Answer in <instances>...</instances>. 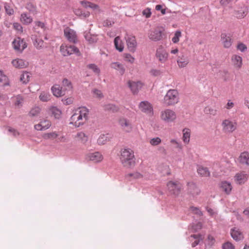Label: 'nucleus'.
<instances>
[{
    "label": "nucleus",
    "mask_w": 249,
    "mask_h": 249,
    "mask_svg": "<svg viewBox=\"0 0 249 249\" xmlns=\"http://www.w3.org/2000/svg\"><path fill=\"white\" fill-rule=\"evenodd\" d=\"M189 63V60L187 56L184 55L179 56L177 59V64L179 68H184Z\"/></svg>",
    "instance_id": "nucleus-28"
},
{
    "label": "nucleus",
    "mask_w": 249,
    "mask_h": 249,
    "mask_svg": "<svg viewBox=\"0 0 249 249\" xmlns=\"http://www.w3.org/2000/svg\"><path fill=\"white\" fill-rule=\"evenodd\" d=\"M89 110L85 107H79L74 110L70 118V124L76 127L85 124L89 120Z\"/></svg>",
    "instance_id": "nucleus-1"
},
{
    "label": "nucleus",
    "mask_w": 249,
    "mask_h": 249,
    "mask_svg": "<svg viewBox=\"0 0 249 249\" xmlns=\"http://www.w3.org/2000/svg\"><path fill=\"white\" fill-rule=\"evenodd\" d=\"M248 13L247 7L244 4H242L234 11V15L238 18H243L247 15Z\"/></svg>",
    "instance_id": "nucleus-18"
},
{
    "label": "nucleus",
    "mask_w": 249,
    "mask_h": 249,
    "mask_svg": "<svg viewBox=\"0 0 249 249\" xmlns=\"http://www.w3.org/2000/svg\"><path fill=\"white\" fill-rule=\"evenodd\" d=\"M198 174L202 177H209L210 173L207 167L202 166H198L197 169Z\"/></svg>",
    "instance_id": "nucleus-37"
},
{
    "label": "nucleus",
    "mask_w": 249,
    "mask_h": 249,
    "mask_svg": "<svg viewBox=\"0 0 249 249\" xmlns=\"http://www.w3.org/2000/svg\"><path fill=\"white\" fill-rule=\"evenodd\" d=\"M220 187L227 195L230 194L232 189L231 183L227 181H222L220 184Z\"/></svg>",
    "instance_id": "nucleus-29"
},
{
    "label": "nucleus",
    "mask_w": 249,
    "mask_h": 249,
    "mask_svg": "<svg viewBox=\"0 0 249 249\" xmlns=\"http://www.w3.org/2000/svg\"><path fill=\"white\" fill-rule=\"evenodd\" d=\"M53 95L56 97H60L64 96L66 92L63 88L58 84L54 85L51 88Z\"/></svg>",
    "instance_id": "nucleus-21"
},
{
    "label": "nucleus",
    "mask_w": 249,
    "mask_h": 249,
    "mask_svg": "<svg viewBox=\"0 0 249 249\" xmlns=\"http://www.w3.org/2000/svg\"><path fill=\"white\" fill-rule=\"evenodd\" d=\"M81 3L82 5L85 8L89 7V8H90L94 10H96L97 11L99 12L100 11V9H99V7L98 5L93 3H91L89 1H85V0L81 1Z\"/></svg>",
    "instance_id": "nucleus-36"
},
{
    "label": "nucleus",
    "mask_w": 249,
    "mask_h": 249,
    "mask_svg": "<svg viewBox=\"0 0 249 249\" xmlns=\"http://www.w3.org/2000/svg\"><path fill=\"white\" fill-rule=\"evenodd\" d=\"M13 47L15 50L21 52L27 47L26 43L20 37H17L12 42Z\"/></svg>",
    "instance_id": "nucleus-11"
},
{
    "label": "nucleus",
    "mask_w": 249,
    "mask_h": 249,
    "mask_svg": "<svg viewBox=\"0 0 249 249\" xmlns=\"http://www.w3.org/2000/svg\"><path fill=\"white\" fill-rule=\"evenodd\" d=\"M20 21L24 24H28L33 21V18L26 13H22L20 16Z\"/></svg>",
    "instance_id": "nucleus-38"
},
{
    "label": "nucleus",
    "mask_w": 249,
    "mask_h": 249,
    "mask_svg": "<svg viewBox=\"0 0 249 249\" xmlns=\"http://www.w3.org/2000/svg\"><path fill=\"white\" fill-rule=\"evenodd\" d=\"M35 26L34 27V31L36 33H39L40 31L39 29L40 28L43 32H45L46 30V27L45 24L41 21H36L35 22Z\"/></svg>",
    "instance_id": "nucleus-42"
},
{
    "label": "nucleus",
    "mask_w": 249,
    "mask_h": 249,
    "mask_svg": "<svg viewBox=\"0 0 249 249\" xmlns=\"http://www.w3.org/2000/svg\"><path fill=\"white\" fill-rule=\"evenodd\" d=\"M215 240L214 238L211 235H209L206 239V244L209 247H212L215 243Z\"/></svg>",
    "instance_id": "nucleus-57"
},
{
    "label": "nucleus",
    "mask_w": 249,
    "mask_h": 249,
    "mask_svg": "<svg viewBox=\"0 0 249 249\" xmlns=\"http://www.w3.org/2000/svg\"><path fill=\"white\" fill-rule=\"evenodd\" d=\"M88 68L91 70L95 74H99L100 70L95 64H89L88 66Z\"/></svg>",
    "instance_id": "nucleus-60"
},
{
    "label": "nucleus",
    "mask_w": 249,
    "mask_h": 249,
    "mask_svg": "<svg viewBox=\"0 0 249 249\" xmlns=\"http://www.w3.org/2000/svg\"><path fill=\"white\" fill-rule=\"evenodd\" d=\"M115 47L117 50L120 52L123 51L124 49V44L120 36H117L114 40Z\"/></svg>",
    "instance_id": "nucleus-32"
},
{
    "label": "nucleus",
    "mask_w": 249,
    "mask_h": 249,
    "mask_svg": "<svg viewBox=\"0 0 249 249\" xmlns=\"http://www.w3.org/2000/svg\"><path fill=\"white\" fill-rule=\"evenodd\" d=\"M148 37L152 41H160L162 38V32L158 28L152 29L148 32Z\"/></svg>",
    "instance_id": "nucleus-10"
},
{
    "label": "nucleus",
    "mask_w": 249,
    "mask_h": 249,
    "mask_svg": "<svg viewBox=\"0 0 249 249\" xmlns=\"http://www.w3.org/2000/svg\"><path fill=\"white\" fill-rule=\"evenodd\" d=\"M0 82L4 86L8 85V77L1 71H0Z\"/></svg>",
    "instance_id": "nucleus-55"
},
{
    "label": "nucleus",
    "mask_w": 249,
    "mask_h": 249,
    "mask_svg": "<svg viewBox=\"0 0 249 249\" xmlns=\"http://www.w3.org/2000/svg\"><path fill=\"white\" fill-rule=\"evenodd\" d=\"M142 15L146 18H149L151 17V9L149 8H146L142 11Z\"/></svg>",
    "instance_id": "nucleus-63"
},
{
    "label": "nucleus",
    "mask_w": 249,
    "mask_h": 249,
    "mask_svg": "<svg viewBox=\"0 0 249 249\" xmlns=\"http://www.w3.org/2000/svg\"><path fill=\"white\" fill-rule=\"evenodd\" d=\"M164 6L165 7L164 5ZM155 9L157 11H160L162 15H164L166 13V9L163 8V5H157L155 7Z\"/></svg>",
    "instance_id": "nucleus-62"
},
{
    "label": "nucleus",
    "mask_w": 249,
    "mask_h": 249,
    "mask_svg": "<svg viewBox=\"0 0 249 249\" xmlns=\"http://www.w3.org/2000/svg\"><path fill=\"white\" fill-rule=\"evenodd\" d=\"M12 102L16 107H21L24 102V98L20 95L14 96L12 98Z\"/></svg>",
    "instance_id": "nucleus-31"
},
{
    "label": "nucleus",
    "mask_w": 249,
    "mask_h": 249,
    "mask_svg": "<svg viewBox=\"0 0 249 249\" xmlns=\"http://www.w3.org/2000/svg\"><path fill=\"white\" fill-rule=\"evenodd\" d=\"M75 14L81 17V18H86L89 17L90 15V13L89 12H83L80 9H76L74 11Z\"/></svg>",
    "instance_id": "nucleus-45"
},
{
    "label": "nucleus",
    "mask_w": 249,
    "mask_h": 249,
    "mask_svg": "<svg viewBox=\"0 0 249 249\" xmlns=\"http://www.w3.org/2000/svg\"><path fill=\"white\" fill-rule=\"evenodd\" d=\"M26 8L33 14H35L37 12L36 5L33 2H28L26 5Z\"/></svg>",
    "instance_id": "nucleus-47"
},
{
    "label": "nucleus",
    "mask_w": 249,
    "mask_h": 249,
    "mask_svg": "<svg viewBox=\"0 0 249 249\" xmlns=\"http://www.w3.org/2000/svg\"><path fill=\"white\" fill-rule=\"evenodd\" d=\"M64 36L68 41L71 43H75L77 41L76 32L69 27L66 28L64 30Z\"/></svg>",
    "instance_id": "nucleus-14"
},
{
    "label": "nucleus",
    "mask_w": 249,
    "mask_h": 249,
    "mask_svg": "<svg viewBox=\"0 0 249 249\" xmlns=\"http://www.w3.org/2000/svg\"><path fill=\"white\" fill-rule=\"evenodd\" d=\"M181 36V31L178 30L175 32L174 36L172 38V41L174 43H177L179 42V39Z\"/></svg>",
    "instance_id": "nucleus-53"
},
{
    "label": "nucleus",
    "mask_w": 249,
    "mask_h": 249,
    "mask_svg": "<svg viewBox=\"0 0 249 249\" xmlns=\"http://www.w3.org/2000/svg\"><path fill=\"white\" fill-rule=\"evenodd\" d=\"M11 63L14 67L17 69H23L28 65V63L25 60L18 58L13 59Z\"/></svg>",
    "instance_id": "nucleus-22"
},
{
    "label": "nucleus",
    "mask_w": 249,
    "mask_h": 249,
    "mask_svg": "<svg viewBox=\"0 0 249 249\" xmlns=\"http://www.w3.org/2000/svg\"><path fill=\"white\" fill-rule=\"evenodd\" d=\"M221 126L224 133L230 134L237 129V124L236 121L228 118L223 120Z\"/></svg>",
    "instance_id": "nucleus-5"
},
{
    "label": "nucleus",
    "mask_w": 249,
    "mask_h": 249,
    "mask_svg": "<svg viewBox=\"0 0 249 249\" xmlns=\"http://www.w3.org/2000/svg\"><path fill=\"white\" fill-rule=\"evenodd\" d=\"M223 249H234V247L230 242H226L223 245Z\"/></svg>",
    "instance_id": "nucleus-64"
},
{
    "label": "nucleus",
    "mask_w": 249,
    "mask_h": 249,
    "mask_svg": "<svg viewBox=\"0 0 249 249\" xmlns=\"http://www.w3.org/2000/svg\"><path fill=\"white\" fill-rule=\"evenodd\" d=\"M75 139L81 143H85L88 140V136L83 132H78L74 137Z\"/></svg>",
    "instance_id": "nucleus-34"
},
{
    "label": "nucleus",
    "mask_w": 249,
    "mask_h": 249,
    "mask_svg": "<svg viewBox=\"0 0 249 249\" xmlns=\"http://www.w3.org/2000/svg\"><path fill=\"white\" fill-rule=\"evenodd\" d=\"M30 75L28 72H24L21 74L20 81L24 84H26L29 81Z\"/></svg>",
    "instance_id": "nucleus-54"
},
{
    "label": "nucleus",
    "mask_w": 249,
    "mask_h": 249,
    "mask_svg": "<svg viewBox=\"0 0 249 249\" xmlns=\"http://www.w3.org/2000/svg\"><path fill=\"white\" fill-rule=\"evenodd\" d=\"M61 84L62 87L65 92L73 89V85L71 81L67 78H64L62 80Z\"/></svg>",
    "instance_id": "nucleus-33"
},
{
    "label": "nucleus",
    "mask_w": 249,
    "mask_h": 249,
    "mask_svg": "<svg viewBox=\"0 0 249 249\" xmlns=\"http://www.w3.org/2000/svg\"><path fill=\"white\" fill-rule=\"evenodd\" d=\"M109 141V138L107 135L101 134L97 139V143L99 145H102L106 144Z\"/></svg>",
    "instance_id": "nucleus-44"
},
{
    "label": "nucleus",
    "mask_w": 249,
    "mask_h": 249,
    "mask_svg": "<svg viewBox=\"0 0 249 249\" xmlns=\"http://www.w3.org/2000/svg\"><path fill=\"white\" fill-rule=\"evenodd\" d=\"M190 211L195 213V214H196L197 215H201L202 214V213L200 211V210H199V209L197 207H191L190 208Z\"/></svg>",
    "instance_id": "nucleus-61"
},
{
    "label": "nucleus",
    "mask_w": 249,
    "mask_h": 249,
    "mask_svg": "<svg viewBox=\"0 0 249 249\" xmlns=\"http://www.w3.org/2000/svg\"><path fill=\"white\" fill-rule=\"evenodd\" d=\"M139 108L141 111L150 115L153 114V109L152 105L148 101H144L141 102Z\"/></svg>",
    "instance_id": "nucleus-12"
},
{
    "label": "nucleus",
    "mask_w": 249,
    "mask_h": 249,
    "mask_svg": "<svg viewBox=\"0 0 249 249\" xmlns=\"http://www.w3.org/2000/svg\"><path fill=\"white\" fill-rule=\"evenodd\" d=\"M59 136V134L55 131L46 133L44 134L42 137L45 140H53Z\"/></svg>",
    "instance_id": "nucleus-40"
},
{
    "label": "nucleus",
    "mask_w": 249,
    "mask_h": 249,
    "mask_svg": "<svg viewBox=\"0 0 249 249\" xmlns=\"http://www.w3.org/2000/svg\"><path fill=\"white\" fill-rule=\"evenodd\" d=\"M85 37L86 39L89 43H93L97 41V38L96 36L92 35L89 33H86L85 35Z\"/></svg>",
    "instance_id": "nucleus-46"
},
{
    "label": "nucleus",
    "mask_w": 249,
    "mask_h": 249,
    "mask_svg": "<svg viewBox=\"0 0 249 249\" xmlns=\"http://www.w3.org/2000/svg\"><path fill=\"white\" fill-rule=\"evenodd\" d=\"M60 52L63 55L68 56L72 53H79V50L74 45L62 44L60 47Z\"/></svg>",
    "instance_id": "nucleus-9"
},
{
    "label": "nucleus",
    "mask_w": 249,
    "mask_h": 249,
    "mask_svg": "<svg viewBox=\"0 0 249 249\" xmlns=\"http://www.w3.org/2000/svg\"><path fill=\"white\" fill-rule=\"evenodd\" d=\"M110 66L111 68L116 70L121 75H123L125 72L124 65L119 62H112L110 64Z\"/></svg>",
    "instance_id": "nucleus-26"
},
{
    "label": "nucleus",
    "mask_w": 249,
    "mask_h": 249,
    "mask_svg": "<svg viewBox=\"0 0 249 249\" xmlns=\"http://www.w3.org/2000/svg\"><path fill=\"white\" fill-rule=\"evenodd\" d=\"M49 113L52 116H53L55 119H59L62 114L61 110L55 107H50L49 109Z\"/></svg>",
    "instance_id": "nucleus-30"
},
{
    "label": "nucleus",
    "mask_w": 249,
    "mask_h": 249,
    "mask_svg": "<svg viewBox=\"0 0 249 249\" xmlns=\"http://www.w3.org/2000/svg\"><path fill=\"white\" fill-rule=\"evenodd\" d=\"M231 61L232 65L236 69H240L243 64L242 57L237 54L232 55Z\"/></svg>",
    "instance_id": "nucleus-24"
},
{
    "label": "nucleus",
    "mask_w": 249,
    "mask_h": 249,
    "mask_svg": "<svg viewBox=\"0 0 249 249\" xmlns=\"http://www.w3.org/2000/svg\"><path fill=\"white\" fill-rule=\"evenodd\" d=\"M159 170L164 175H169L170 174V169L168 165L166 164H161L159 166Z\"/></svg>",
    "instance_id": "nucleus-41"
},
{
    "label": "nucleus",
    "mask_w": 249,
    "mask_h": 249,
    "mask_svg": "<svg viewBox=\"0 0 249 249\" xmlns=\"http://www.w3.org/2000/svg\"><path fill=\"white\" fill-rule=\"evenodd\" d=\"M124 38L129 51L134 52L137 46V41L135 36L126 34Z\"/></svg>",
    "instance_id": "nucleus-13"
},
{
    "label": "nucleus",
    "mask_w": 249,
    "mask_h": 249,
    "mask_svg": "<svg viewBox=\"0 0 249 249\" xmlns=\"http://www.w3.org/2000/svg\"><path fill=\"white\" fill-rule=\"evenodd\" d=\"M160 117L165 123H172L176 120L177 114L173 110L167 108L161 111Z\"/></svg>",
    "instance_id": "nucleus-7"
},
{
    "label": "nucleus",
    "mask_w": 249,
    "mask_h": 249,
    "mask_svg": "<svg viewBox=\"0 0 249 249\" xmlns=\"http://www.w3.org/2000/svg\"><path fill=\"white\" fill-rule=\"evenodd\" d=\"M134 116V112L129 111L125 116L120 117L118 119V125L124 132L130 133L132 131L133 125L132 119Z\"/></svg>",
    "instance_id": "nucleus-3"
},
{
    "label": "nucleus",
    "mask_w": 249,
    "mask_h": 249,
    "mask_svg": "<svg viewBox=\"0 0 249 249\" xmlns=\"http://www.w3.org/2000/svg\"><path fill=\"white\" fill-rule=\"evenodd\" d=\"M155 55L156 58L161 63H165L168 60L169 53L161 45L157 48Z\"/></svg>",
    "instance_id": "nucleus-8"
},
{
    "label": "nucleus",
    "mask_w": 249,
    "mask_h": 249,
    "mask_svg": "<svg viewBox=\"0 0 249 249\" xmlns=\"http://www.w3.org/2000/svg\"><path fill=\"white\" fill-rule=\"evenodd\" d=\"M231 237L236 241H239L243 238V234L239 229L236 228L231 229Z\"/></svg>",
    "instance_id": "nucleus-27"
},
{
    "label": "nucleus",
    "mask_w": 249,
    "mask_h": 249,
    "mask_svg": "<svg viewBox=\"0 0 249 249\" xmlns=\"http://www.w3.org/2000/svg\"><path fill=\"white\" fill-rule=\"evenodd\" d=\"M105 109L113 112H118L120 108L118 106L113 104H108L105 106Z\"/></svg>",
    "instance_id": "nucleus-48"
},
{
    "label": "nucleus",
    "mask_w": 249,
    "mask_h": 249,
    "mask_svg": "<svg viewBox=\"0 0 249 249\" xmlns=\"http://www.w3.org/2000/svg\"><path fill=\"white\" fill-rule=\"evenodd\" d=\"M34 44L37 49H42L44 47V42L41 39L36 38Z\"/></svg>",
    "instance_id": "nucleus-56"
},
{
    "label": "nucleus",
    "mask_w": 249,
    "mask_h": 249,
    "mask_svg": "<svg viewBox=\"0 0 249 249\" xmlns=\"http://www.w3.org/2000/svg\"><path fill=\"white\" fill-rule=\"evenodd\" d=\"M161 142V140L159 137H155L151 139L149 143L152 146H157L160 144Z\"/></svg>",
    "instance_id": "nucleus-58"
},
{
    "label": "nucleus",
    "mask_w": 249,
    "mask_h": 249,
    "mask_svg": "<svg viewBox=\"0 0 249 249\" xmlns=\"http://www.w3.org/2000/svg\"><path fill=\"white\" fill-rule=\"evenodd\" d=\"M204 112L206 114L215 116L217 112V107H215L207 106L204 108Z\"/></svg>",
    "instance_id": "nucleus-39"
},
{
    "label": "nucleus",
    "mask_w": 249,
    "mask_h": 249,
    "mask_svg": "<svg viewBox=\"0 0 249 249\" xmlns=\"http://www.w3.org/2000/svg\"><path fill=\"white\" fill-rule=\"evenodd\" d=\"M127 84L134 94L137 93L143 85L142 83L140 81L135 82L132 81H129L127 82Z\"/></svg>",
    "instance_id": "nucleus-20"
},
{
    "label": "nucleus",
    "mask_w": 249,
    "mask_h": 249,
    "mask_svg": "<svg viewBox=\"0 0 249 249\" xmlns=\"http://www.w3.org/2000/svg\"><path fill=\"white\" fill-rule=\"evenodd\" d=\"M171 144L174 145L175 147L178 150H182L183 148V145L180 142L178 141L176 139H172L170 140Z\"/></svg>",
    "instance_id": "nucleus-51"
},
{
    "label": "nucleus",
    "mask_w": 249,
    "mask_h": 249,
    "mask_svg": "<svg viewBox=\"0 0 249 249\" xmlns=\"http://www.w3.org/2000/svg\"><path fill=\"white\" fill-rule=\"evenodd\" d=\"M51 95L48 92L42 91L39 96L40 100L43 102H48L51 99Z\"/></svg>",
    "instance_id": "nucleus-43"
},
{
    "label": "nucleus",
    "mask_w": 249,
    "mask_h": 249,
    "mask_svg": "<svg viewBox=\"0 0 249 249\" xmlns=\"http://www.w3.org/2000/svg\"><path fill=\"white\" fill-rule=\"evenodd\" d=\"M127 176V177L132 178L134 179H139L143 177L142 175L138 172H135L132 173L128 174Z\"/></svg>",
    "instance_id": "nucleus-59"
},
{
    "label": "nucleus",
    "mask_w": 249,
    "mask_h": 249,
    "mask_svg": "<svg viewBox=\"0 0 249 249\" xmlns=\"http://www.w3.org/2000/svg\"><path fill=\"white\" fill-rule=\"evenodd\" d=\"M88 159L94 163L100 162L103 160V155L99 152L89 153L87 157Z\"/></svg>",
    "instance_id": "nucleus-19"
},
{
    "label": "nucleus",
    "mask_w": 249,
    "mask_h": 249,
    "mask_svg": "<svg viewBox=\"0 0 249 249\" xmlns=\"http://www.w3.org/2000/svg\"><path fill=\"white\" fill-rule=\"evenodd\" d=\"M52 125L51 121L47 119L41 120L34 125V128L37 131H45L49 129Z\"/></svg>",
    "instance_id": "nucleus-15"
},
{
    "label": "nucleus",
    "mask_w": 249,
    "mask_h": 249,
    "mask_svg": "<svg viewBox=\"0 0 249 249\" xmlns=\"http://www.w3.org/2000/svg\"><path fill=\"white\" fill-rule=\"evenodd\" d=\"M221 41L222 45L225 48H230L232 42L231 37L225 33L221 35Z\"/></svg>",
    "instance_id": "nucleus-23"
},
{
    "label": "nucleus",
    "mask_w": 249,
    "mask_h": 249,
    "mask_svg": "<svg viewBox=\"0 0 249 249\" xmlns=\"http://www.w3.org/2000/svg\"><path fill=\"white\" fill-rule=\"evenodd\" d=\"M182 141L185 144H188L190 142L191 130L188 128H184L182 130Z\"/></svg>",
    "instance_id": "nucleus-35"
},
{
    "label": "nucleus",
    "mask_w": 249,
    "mask_h": 249,
    "mask_svg": "<svg viewBox=\"0 0 249 249\" xmlns=\"http://www.w3.org/2000/svg\"><path fill=\"white\" fill-rule=\"evenodd\" d=\"M123 57L125 62L130 63V64L134 63L135 60V58L131 54L128 53H124Z\"/></svg>",
    "instance_id": "nucleus-49"
},
{
    "label": "nucleus",
    "mask_w": 249,
    "mask_h": 249,
    "mask_svg": "<svg viewBox=\"0 0 249 249\" xmlns=\"http://www.w3.org/2000/svg\"><path fill=\"white\" fill-rule=\"evenodd\" d=\"M179 94L176 89L168 90L163 99V104L166 106H172L179 102Z\"/></svg>",
    "instance_id": "nucleus-4"
},
{
    "label": "nucleus",
    "mask_w": 249,
    "mask_h": 249,
    "mask_svg": "<svg viewBox=\"0 0 249 249\" xmlns=\"http://www.w3.org/2000/svg\"><path fill=\"white\" fill-rule=\"evenodd\" d=\"M4 7L6 13L9 15H12L14 13V10L12 6L8 3H5Z\"/></svg>",
    "instance_id": "nucleus-52"
},
{
    "label": "nucleus",
    "mask_w": 249,
    "mask_h": 249,
    "mask_svg": "<svg viewBox=\"0 0 249 249\" xmlns=\"http://www.w3.org/2000/svg\"><path fill=\"white\" fill-rule=\"evenodd\" d=\"M249 175L245 171H240L236 173L234 176V181L239 185L244 184L248 180Z\"/></svg>",
    "instance_id": "nucleus-16"
},
{
    "label": "nucleus",
    "mask_w": 249,
    "mask_h": 249,
    "mask_svg": "<svg viewBox=\"0 0 249 249\" xmlns=\"http://www.w3.org/2000/svg\"><path fill=\"white\" fill-rule=\"evenodd\" d=\"M187 186V193L193 197L200 194V190L195 183L193 182L188 183Z\"/></svg>",
    "instance_id": "nucleus-17"
},
{
    "label": "nucleus",
    "mask_w": 249,
    "mask_h": 249,
    "mask_svg": "<svg viewBox=\"0 0 249 249\" xmlns=\"http://www.w3.org/2000/svg\"><path fill=\"white\" fill-rule=\"evenodd\" d=\"M120 159L124 167L131 168L136 164L134 152L130 148H124L120 151Z\"/></svg>",
    "instance_id": "nucleus-2"
},
{
    "label": "nucleus",
    "mask_w": 249,
    "mask_h": 249,
    "mask_svg": "<svg viewBox=\"0 0 249 249\" xmlns=\"http://www.w3.org/2000/svg\"><path fill=\"white\" fill-rule=\"evenodd\" d=\"M41 109L39 107H35L31 109L29 113L30 117L37 116L40 112Z\"/></svg>",
    "instance_id": "nucleus-50"
},
{
    "label": "nucleus",
    "mask_w": 249,
    "mask_h": 249,
    "mask_svg": "<svg viewBox=\"0 0 249 249\" xmlns=\"http://www.w3.org/2000/svg\"><path fill=\"white\" fill-rule=\"evenodd\" d=\"M238 160L242 164L249 165V153L247 151L242 152L238 158Z\"/></svg>",
    "instance_id": "nucleus-25"
},
{
    "label": "nucleus",
    "mask_w": 249,
    "mask_h": 249,
    "mask_svg": "<svg viewBox=\"0 0 249 249\" xmlns=\"http://www.w3.org/2000/svg\"><path fill=\"white\" fill-rule=\"evenodd\" d=\"M167 188L171 195L178 196L182 190V185L178 181H170L167 183Z\"/></svg>",
    "instance_id": "nucleus-6"
}]
</instances>
